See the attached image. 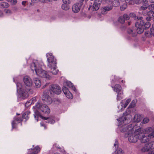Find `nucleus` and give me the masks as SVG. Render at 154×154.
<instances>
[{
    "instance_id": "nucleus-52",
    "label": "nucleus",
    "mask_w": 154,
    "mask_h": 154,
    "mask_svg": "<svg viewBox=\"0 0 154 154\" xmlns=\"http://www.w3.org/2000/svg\"><path fill=\"white\" fill-rule=\"evenodd\" d=\"M120 94H117V99L118 100H119L122 99V97L119 96V95Z\"/></svg>"
},
{
    "instance_id": "nucleus-26",
    "label": "nucleus",
    "mask_w": 154,
    "mask_h": 154,
    "mask_svg": "<svg viewBox=\"0 0 154 154\" xmlns=\"http://www.w3.org/2000/svg\"><path fill=\"white\" fill-rule=\"evenodd\" d=\"M131 101V99H129L126 101L125 103H124L123 102H122V104L121 105V106H122V107H124V108H125L128 104Z\"/></svg>"
},
{
    "instance_id": "nucleus-33",
    "label": "nucleus",
    "mask_w": 154,
    "mask_h": 154,
    "mask_svg": "<svg viewBox=\"0 0 154 154\" xmlns=\"http://www.w3.org/2000/svg\"><path fill=\"white\" fill-rule=\"evenodd\" d=\"M149 143L150 151H154V141L151 142Z\"/></svg>"
},
{
    "instance_id": "nucleus-29",
    "label": "nucleus",
    "mask_w": 154,
    "mask_h": 154,
    "mask_svg": "<svg viewBox=\"0 0 154 154\" xmlns=\"http://www.w3.org/2000/svg\"><path fill=\"white\" fill-rule=\"evenodd\" d=\"M112 5L115 6L117 7L119 6L120 3L119 0H114L112 2Z\"/></svg>"
},
{
    "instance_id": "nucleus-24",
    "label": "nucleus",
    "mask_w": 154,
    "mask_h": 154,
    "mask_svg": "<svg viewBox=\"0 0 154 154\" xmlns=\"http://www.w3.org/2000/svg\"><path fill=\"white\" fill-rule=\"evenodd\" d=\"M136 27L137 28L136 30L137 34H140L143 32L144 29L143 27L140 26Z\"/></svg>"
},
{
    "instance_id": "nucleus-28",
    "label": "nucleus",
    "mask_w": 154,
    "mask_h": 154,
    "mask_svg": "<svg viewBox=\"0 0 154 154\" xmlns=\"http://www.w3.org/2000/svg\"><path fill=\"white\" fill-rule=\"evenodd\" d=\"M17 90H20V91H22L23 89H24V88H22V84L21 83L19 82H18L17 83Z\"/></svg>"
},
{
    "instance_id": "nucleus-36",
    "label": "nucleus",
    "mask_w": 154,
    "mask_h": 154,
    "mask_svg": "<svg viewBox=\"0 0 154 154\" xmlns=\"http://www.w3.org/2000/svg\"><path fill=\"white\" fill-rule=\"evenodd\" d=\"M127 7V5L125 4H124L122 6L120 7V9L121 11L124 10Z\"/></svg>"
},
{
    "instance_id": "nucleus-25",
    "label": "nucleus",
    "mask_w": 154,
    "mask_h": 154,
    "mask_svg": "<svg viewBox=\"0 0 154 154\" xmlns=\"http://www.w3.org/2000/svg\"><path fill=\"white\" fill-rule=\"evenodd\" d=\"M9 5L8 3L3 2L0 3V7L2 8H6L8 7Z\"/></svg>"
},
{
    "instance_id": "nucleus-42",
    "label": "nucleus",
    "mask_w": 154,
    "mask_h": 154,
    "mask_svg": "<svg viewBox=\"0 0 154 154\" xmlns=\"http://www.w3.org/2000/svg\"><path fill=\"white\" fill-rule=\"evenodd\" d=\"M143 6L146 7H149V4L147 1L145 0L143 2Z\"/></svg>"
},
{
    "instance_id": "nucleus-40",
    "label": "nucleus",
    "mask_w": 154,
    "mask_h": 154,
    "mask_svg": "<svg viewBox=\"0 0 154 154\" xmlns=\"http://www.w3.org/2000/svg\"><path fill=\"white\" fill-rule=\"evenodd\" d=\"M149 121V119L148 118H145L143 119L142 123L143 124H146L148 123Z\"/></svg>"
},
{
    "instance_id": "nucleus-5",
    "label": "nucleus",
    "mask_w": 154,
    "mask_h": 154,
    "mask_svg": "<svg viewBox=\"0 0 154 154\" xmlns=\"http://www.w3.org/2000/svg\"><path fill=\"white\" fill-rule=\"evenodd\" d=\"M42 100L44 103L47 104H51L52 102L51 97L45 92L43 93Z\"/></svg>"
},
{
    "instance_id": "nucleus-18",
    "label": "nucleus",
    "mask_w": 154,
    "mask_h": 154,
    "mask_svg": "<svg viewBox=\"0 0 154 154\" xmlns=\"http://www.w3.org/2000/svg\"><path fill=\"white\" fill-rule=\"evenodd\" d=\"M149 143H146L145 146L141 149V151L143 152H146L150 151Z\"/></svg>"
},
{
    "instance_id": "nucleus-9",
    "label": "nucleus",
    "mask_w": 154,
    "mask_h": 154,
    "mask_svg": "<svg viewBox=\"0 0 154 154\" xmlns=\"http://www.w3.org/2000/svg\"><path fill=\"white\" fill-rule=\"evenodd\" d=\"M22 121V119L21 118L15 117L14 118V120L12 122V129L15 128L16 125L18 123L21 122Z\"/></svg>"
},
{
    "instance_id": "nucleus-44",
    "label": "nucleus",
    "mask_w": 154,
    "mask_h": 154,
    "mask_svg": "<svg viewBox=\"0 0 154 154\" xmlns=\"http://www.w3.org/2000/svg\"><path fill=\"white\" fill-rule=\"evenodd\" d=\"M63 3L65 4H69L70 3V2L69 0H62Z\"/></svg>"
},
{
    "instance_id": "nucleus-57",
    "label": "nucleus",
    "mask_w": 154,
    "mask_h": 154,
    "mask_svg": "<svg viewBox=\"0 0 154 154\" xmlns=\"http://www.w3.org/2000/svg\"><path fill=\"white\" fill-rule=\"evenodd\" d=\"M34 116L35 117V119L37 120V121H38V116L36 115V114H34Z\"/></svg>"
},
{
    "instance_id": "nucleus-23",
    "label": "nucleus",
    "mask_w": 154,
    "mask_h": 154,
    "mask_svg": "<svg viewBox=\"0 0 154 154\" xmlns=\"http://www.w3.org/2000/svg\"><path fill=\"white\" fill-rule=\"evenodd\" d=\"M40 150V148L38 146H36L32 149V152L31 154H36Z\"/></svg>"
},
{
    "instance_id": "nucleus-3",
    "label": "nucleus",
    "mask_w": 154,
    "mask_h": 154,
    "mask_svg": "<svg viewBox=\"0 0 154 154\" xmlns=\"http://www.w3.org/2000/svg\"><path fill=\"white\" fill-rule=\"evenodd\" d=\"M33 107L39 112H41L43 114H47L50 112V109L46 105L41 103H37L35 106Z\"/></svg>"
},
{
    "instance_id": "nucleus-10",
    "label": "nucleus",
    "mask_w": 154,
    "mask_h": 154,
    "mask_svg": "<svg viewBox=\"0 0 154 154\" xmlns=\"http://www.w3.org/2000/svg\"><path fill=\"white\" fill-rule=\"evenodd\" d=\"M101 2V0H95L93 5V9L94 11H96L99 9Z\"/></svg>"
},
{
    "instance_id": "nucleus-58",
    "label": "nucleus",
    "mask_w": 154,
    "mask_h": 154,
    "mask_svg": "<svg viewBox=\"0 0 154 154\" xmlns=\"http://www.w3.org/2000/svg\"><path fill=\"white\" fill-rule=\"evenodd\" d=\"M26 1H23L22 2V4L23 6H25L26 4Z\"/></svg>"
},
{
    "instance_id": "nucleus-35",
    "label": "nucleus",
    "mask_w": 154,
    "mask_h": 154,
    "mask_svg": "<svg viewBox=\"0 0 154 154\" xmlns=\"http://www.w3.org/2000/svg\"><path fill=\"white\" fill-rule=\"evenodd\" d=\"M62 90L65 94L69 91L68 88L66 87H63L62 88Z\"/></svg>"
},
{
    "instance_id": "nucleus-50",
    "label": "nucleus",
    "mask_w": 154,
    "mask_h": 154,
    "mask_svg": "<svg viewBox=\"0 0 154 154\" xmlns=\"http://www.w3.org/2000/svg\"><path fill=\"white\" fill-rule=\"evenodd\" d=\"M130 17H136V15L134 13H132L130 14Z\"/></svg>"
},
{
    "instance_id": "nucleus-45",
    "label": "nucleus",
    "mask_w": 154,
    "mask_h": 154,
    "mask_svg": "<svg viewBox=\"0 0 154 154\" xmlns=\"http://www.w3.org/2000/svg\"><path fill=\"white\" fill-rule=\"evenodd\" d=\"M84 0H79V2L77 3H78L79 5L80 6L82 7V5L83 4V2L84 1Z\"/></svg>"
},
{
    "instance_id": "nucleus-56",
    "label": "nucleus",
    "mask_w": 154,
    "mask_h": 154,
    "mask_svg": "<svg viewBox=\"0 0 154 154\" xmlns=\"http://www.w3.org/2000/svg\"><path fill=\"white\" fill-rule=\"evenodd\" d=\"M136 19L138 20H141L143 18L142 17H136Z\"/></svg>"
},
{
    "instance_id": "nucleus-34",
    "label": "nucleus",
    "mask_w": 154,
    "mask_h": 154,
    "mask_svg": "<svg viewBox=\"0 0 154 154\" xmlns=\"http://www.w3.org/2000/svg\"><path fill=\"white\" fill-rule=\"evenodd\" d=\"M66 97L68 98L72 99L73 98V96L72 94L69 91L67 94H65Z\"/></svg>"
},
{
    "instance_id": "nucleus-32",
    "label": "nucleus",
    "mask_w": 154,
    "mask_h": 154,
    "mask_svg": "<svg viewBox=\"0 0 154 154\" xmlns=\"http://www.w3.org/2000/svg\"><path fill=\"white\" fill-rule=\"evenodd\" d=\"M29 112L24 113L22 116V117L23 119H27L29 118Z\"/></svg>"
},
{
    "instance_id": "nucleus-47",
    "label": "nucleus",
    "mask_w": 154,
    "mask_h": 154,
    "mask_svg": "<svg viewBox=\"0 0 154 154\" xmlns=\"http://www.w3.org/2000/svg\"><path fill=\"white\" fill-rule=\"evenodd\" d=\"M149 9L150 11L153 10L154 9V5L151 4L149 6Z\"/></svg>"
},
{
    "instance_id": "nucleus-19",
    "label": "nucleus",
    "mask_w": 154,
    "mask_h": 154,
    "mask_svg": "<svg viewBox=\"0 0 154 154\" xmlns=\"http://www.w3.org/2000/svg\"><path fill=\"white\" fill-rule=\"evenodd\" d=\"M142 118V117L141 115L136 114L134 116V120L135 122H139L141 120Z\"/></svg>"
},
{
    "instance_id": "nucleus-15",
    "label": "nucleus",
    "mask_w": 154,
    "mask_h": 154,
    "mask_svg": "<svg viewBox=\"0 0 154 154\" xmlns=\"http://www.w3.org/2000/svg\"><path fill=\"white\" fill-rule=\"evenodd\" d=\"M33 80L36 87L37 88L40 87L41 85V82L40 79L39 78L35 77L33 78Z\"/></svg>"
},
{
    "instance_id": "nucleus-37",
    "label": "nucleus",
    "mask_w": 154,
    "mask_h": 154,
    "mask_svg": "<svg viewBox=\"0 0 154 154\" xmlns=\"http://www.w3.org/2000/svg\"><path fill=\"white\" fill-rule=\"evenodd\" d=\"M150 23L148 21H147L145 23L144 27L145 28H148L150 27Z\"/></svg>"
},
{
    "instance_id": "nucleus-39",
    "label": "nucleus",
    "mask_w": 154,
    "mask_h": 154,
    "mask_svg": "<svg viewBox=\"0 0 154 154\" xmlns=\"http://www.w3.org/2000/svg\"><path fill=\"white\" fill-rule=\"evenodd\" d=\"M125 20H128L129 19L130 16L128 15L125 14L123 15V16Z\"/></svg>"
},
{
    "instance_id": "nucleus-22",
    "label": "nucleus",
    "mask_w": 154,
    "mask_h": 154,
    "mask_svg": "<svg viewBox=\"0 0 154 154\" xmlns=\"http://www.w3.org/2000/svg\"><path fill=\"white\" fill-rule=\"evenodd\" d=\"M145 24V22L143 20H141L140 22H138L135 23V25L136 27H142Z\"/></svg>"
},
{
    "instance_id": "nucleus-6",
    "label": "nucleus",
    "mask_w": 154,
    "mask_h": 154,
    "mask_svg": "<svg viewBox=\"0 0 154 154\" xmlns=\"http://www.w3.org/2000/svg\"><path fill=\"white\" fill-rule=\"evenodd\" d=\"M50 90L51 91L53 92L54 93L57 94H60L61 92V90L60 87L56 84L52 85H51Z\"/></svg>"
},
{
    "instance_id": "nucleus-27",
    "label": "nucleus",
    "mask_w": 154,
    "mask_h": 154,
    "mask_svg": "<svg viewBox=\"0 0 154 154\" xmlns=\"http://www.w3.org/2000/svg\"><path fill=\"white\" fill-rule=\"evenodd\" d=\"M115 154H124V152L122 149L119 148L116 150Z\"/></svg>"
},
{
    "instance_id": "nucleus-55",
    "label": "nucleus",
    "mask_w": 154,
    "mask_h": 154,
    "mask_svg": "<svg viewBox=\"0 0 154 154\" xmlns=\"http://www.w3.org/2000/svg\"><path fill=\"white\" fill-rule=\"evenodd\" d=\"M4 16V14L2 11L0 10V17H3Z\"/></svg>"
},
{
    "instance_id": "nucleus-51",
    "label": "nucleus",
    "mask_w": 154,
    "mask_h": 154,
    "mask_svg": "<svg viewBox=\"0 0 154 154\" xmlns=\"http://www.w3.org/2000/svg\"><path fill=\"white\" fill-rule=\"evenodd\" d=\"M147 8V7H146L143 5L142 6H141L140 8V10H145Z\"/></svg>"
},
{
    "instance_id": "nucleus-60",
    "label": "nucleus",
    "mask_w": 154,
    "mask_h": 154,
    "mask_svg": "<svg viewBox=\"0 0 154 154\" xmlns=\"http://www.w3.org/2000/svg\"><path fill=\"white\" fill-rule=\"evenodd\" d=\"M149 32L148 31L146 32H145V34L146 36H149Z\"/></svg>"
},
{
    "instance_id": "nucleus-46",
    "label": "nucleus",
    "mask_w": 154,
    "mask_h": 154,
    "mask_svg": "<svg viewBox=\"0 0 154 154\" xmlns=\"http://www.w3.org/2000/svg\"><path fill=\"white\" fill-rule=\"evenodd\" d=\"M150 31L151 35H153L154 36V25L152 26V28H151Z\"/></svg>"
},
{
    "instance_id": "nucleus-61",
    "label": "nucleus",
    "mask_w": 154,
    "mask_h": 154,
    "mask_svg": "<svg viewBox=\"0 0 154 154\" xmlns=\"http://www.w3.org/2000/svg\"><path fill=\"white\" fill-rule=\"evenodd\" d=\"M32 3H35L37 2V0H31Z\"/></svg>"
},
{
    "instance_id": "nucleus-59",
    "label": "nucleus",
    "mask_w": 154,
    "mask_h": 154,
    "mask_svg": "<svg viewBox=\"0 0 154 154\" xmlns=\"http://www.w3.org/2000/svg\"><path fill=\"white\" fill-rule=\"evenodd\" d=\"M146 19L147 21H149L151 20V18L150 17H146Z\"/></svg>"
},
{
    "instance_id": "nucleus-63",
    "label": "nucleus",
    "mask_w": 154,
    "mask_h": 154,
    "mask_svg": "<svg viewBox=\"0 0 154 154\" xmlns=\"http://www.w3.org/2000/svg\"><path fill=\"white\" fill-rule=\"evenodd\" d=\"M54 146H55L57 148H59V149H60V147H59L58 146H57V144H54Z\"/></svg>"
},
{
    "instance_id": "nucleus-2",
    "label": "nucleus",
    "mask_w": 154,
    "mask_h": 154,
    "mask_svg": "<svg viewBox=\"0 0 154 154\" xmlns=\"http://www.w3.org/2000/svg\"><path fill=\"white\" fill-rule=\"evenodd\" d=\"M43 64L42 62H39L38 61L31 63L30 68L32 71H35L36 74L41 77L45 78L47 80H50L51 77L49 75L48 72L41 68Z\"/></svg>"
},
{
    "instance_id": "nucleus-54",
    "label": "nucleus",
    "mask_w": 154,
    "mask_h": 154,
    "mask_svg": "<svg viewBox=\"0 0 154 154\" xmlns=\"http://www.w3.org/2000/svg\"><path fill=\"white\" fill-rule=\"evenodd\" d=\"M40 125L41 126H44V128L45 129H46L47 128V127H46V126H45V124H44L42 122L40 123Z\"/></svg>"
},
{
    "instance_id": "nucleus-20",
    "label": "nucleus",
    "mask_w": 154,
    "mask_h": 154,
    "mask_svg": "<svg viewBox=\"0 0 154 154\" xmlns=\"http://www.w3.org/2000/svg\"><path fill=\"white\" fill-rule=\"evenodd\" d=\"M42 118L44 120H48V121L47 122L48 123H50L52 124H54L55 122V121L54 120L51 118L45 117L42 116Z\"/></svg>"
},
{
    "instance_id": "nucleus-38",
    "label": "nucleus",
    "mask_w": 154,
    "mask_h": 154,
    "mask_svg": "<svg viewBox=\"0 0 154 154\" xmlns=\"http://www.w3.org/2000/svg\"><path fill=\"white\" fill-rule=\"evenodd\" d=\"M5 12L6 14L8 15H10L12 13L11 11L8 9H6L5 10Z\"/></svg>"
},
{
    "instance_id": "nucleus-21",
    "label": "nucleus",
    "mask_w": 154,
    "mask_h": 154,
    "mask_svg": "<svg viewBox=\"0 0 154 154\" xmlns=\"http://www.w3.org/2000/svg\"><path fill=\"white\" fill-rule=\"evenodd\" d=\"M66 84L67 86L71 88L74 91H75L76 88L72 83L69 81H68L66 82Z\"/></svg>"
},
{
    "instance_id": "nucleus-8",
    "label": "nucleus",
    "mask_w": 154,
    "mask_h": 154,
    "mask_svg": "<svg viewBox=\"0 0 154 154\" xmlns=\"http://www.w3.org/2000/svg\"><path fill=\"white\" fill-rule=\"evenodd\" d=\"M127 32L128 34L131 35L132 37H135L137 35L136 28L132 27L128 29Z\"/></svg>"
},
{
    "instance_id": "nucleus-31",
    "label": "nucleus",
    "mask_w": 154,
    "mask_h": 154,
    "mask_svg": "<svg viewBox=\"0 0 154 154\" xmlns=\"http://www.w3.org/2000/svg\"><path fill=\"white\" fill-rule=\"evenodd\" d=\"M136 101L135 100H133L129 106V108H132L134 107L136 104Z\"/></svg>"
},
{
    "instance_id": "nucleus-48",
    "label": "nucleus",
    "mask_w": 154,
    "mask_h": 154,
    "mask_svg": "<svg viewBox=\"0 0 154 154\" xmlns=\"http://www.w3.org/2000/svg\"><path fill=\"white\" fill-rule=\"evenodd\" d=\"M114 146L116 148H117L118 146V142L116 140H115V142L114 144Z\"/></svg>"
},
{
    "instance_id": "nucleus-17",
    "label": "nucleus",
    "mask_w": 154,
    "mask_h": 154,
    "mask_svg": "<svg viewBox=\"0 0 154 154\" xmlns=\"http://www.w3.org/2000/svg\"><path fill=\"white\" fill-rule=\"evenodd\" d=\"M51 69V70L50 72L53 75H56L59 72L58 69H57V67L56 65L52 66L51 67H49Z\"/></svg>"
},
{
    "instance_id": "nucleus-49",
    "label": "nucleus",
    "mask_w": 154,
    "mask_h": 154,
    "mask_svg": "<svg viewBox=\"0 0 154 154\" xmlns=\"http://www.w3.org/2000/svg\"><path fill=\"white\" fill-rule=\"evenodd\" d=\"M130 113V112L128 110H126L124 113H123V116H126L128 115H129Z\"/></svg>"
},
{
    "instance_id": "nucleus-43",
    "label": "nucleus",
    "mask_w": 154,
    "mask_h": 154,
    "mask_svg": "<svg viewBox=\"0 0 154 154\" xmlns=\"http://www.w3.org/2000/svg\"><path fill=\"white\" fill-rule=\"evenodd\" d=\"M36 98L35 97H33L32 98V99L30 100L29 102H27L26 103V104L27 103H31V104H32V103L33 101H36Z\"/></svg>"
},
{
    "instance_id": "nucleus-4",
    "label": "nucleus",
    "mask_w": 154,
    "mask_h": 154,
    "mask_svg": "<svg viewBox=\"0 0 154 154\" xmlns=\"http://www.w3.org/2000/svg\"><path fill=\"white\" fill-rule=\"evenodd\" d=\"M46 56L47 58L48 64L47 66L48 67H51L52 66L56 65L57 62L56 59L51 53H48L46 54Z\"/></svg>"
},
{
    "instance_id": "nucleus-41",
    "label": "nucleus",
    "mask_w": 154,
    "mask_h": 154,
    "mask_svg": "<svg viewBox=\"0 0 154 154\" xmlns=\"http://www.w3.org/2000/svg\"><path fill=\"white\" fill-rule=\"evenodd\" d=\"M62 8L65 10H67L69 9L68 7L66 4L62 5Z\"/></svg>"
},
{
    "instance_id": "nucleus-11",
    "label": "nucleus",
    "mask_w": 154,
    "mask_h": 154,
    "mask_svg": "<svg viewBox=\"0 0 154 154\" xmlns=\"http://www.w3.org/2000/svg\"><path fill=\"white\" fill-rule=\"evenodd\" d=\"M23 82L25 85L28 86H32V82L31 79L28 76H25L23 79Z\"/></svg>"
},
{
    "instance_id": "nucleus-14",
    "label": "nucleus",
    "mask_w": 154,
    "mask_h": 154,
    "mask_svg": "<svg viewBox=\"0 0 154 154\" xmlns=\"http://www.w3.org/2000/svg\"><path fill=\"white\" fill-rule=\"evenodd\" d=\"M81 7L78 3H76L73 5L72 7V11L74 13H77L80 10Z\"/></svg>"
},
{
    "instance_id": "nucleus-62",
    "label": "nucleus",
    "mask_w": 154,
    "mask_h": 154,
    "mask_svg": "<svg viewBox=\"0 0 154 154\" xmlns=\"http://www.w3.org/2000/svg\"><path fill=\"white\" fill-rule=\"evenodd\" d=\"M149 154H154V151H149Z\"/></svg>"
},
{
    "instance_id": "nucleus-64",
    "label": "nucleus",
    "mask_w": 154,
    "mask_h": 154,
    "mask_svg": "<svg viewBox=\"0 0 154 154\" xmlns=\"http://www.w3.org/2000/svg\"><path fill=\"white\" fill-rule=\"evenodd\" d=\"M46 0H39V1L40 2H43V3H45L46 2Z\"/></svg>"
},
{
    "instance_id": "nucleus-16",
    "label": "nucleus",
    "mask_w": 154,
    "mask_h": 154,
    "mask_svg": "<svg viewBox=\"0 0 154 154\" xmlns=\"http://www.w3.org/2000/svg\"><path fill=\"white\" fill-rule=\"evenodd\" d=\"M29 90V89H27L26 91L25 89L24 88L22 91H20L22 98L24 99L28 97V94L27 91Z\"/></svg>"
},
{
    "instance_id": "nucleus-53",
    "label": "nucleus",
    "mask_w": 154,
    "mask_h": 154,
    "mask_svg": "<svg viewBox=\"0 0 154 154\" xmlns=\"http://www.w3.org/2000/svg\"><path fill=\"white\" fill-rule=\"evenodd\" d=\"M11 2H12V4H15L17 3V0H12Z\"/></svg>"
},
{
    "instance_id": "nucleus-13",
    "label": "nucleus",
    "mask_w": 154,
    "mask_h": 154,
    "mask_svg": "<svg viewBox=\"0 0 154 154\" xmlns=\"http://www.w3.org/2000/svg\"><path fill=\"white\" fill-rule=\"evenodd\" d=\"M112 88H113V90L116 91L118 94H121L122 93V87L119 84L116 85L113 87L112 86Z\"/></svg>"
},
{
    "instance_id": "nucleus-30",
    "label": "nucleus",
    "mask_w": 154,
    "mask_h": 154,
    "mask_svg": "<svg viewBox=\"0 0 154 154\" xmlns=\"http://www.w3.org/2000/svg\"><path fill=\"white\" fill-rule=\"evenodd\" d=\"M118 21L121 24L124 23L125 22V20L123 16H120L118 18Z\"/></svg>"
},
{
    "instance_id": "nucleus-12",
    "label": "nucleus",
    "mask_w": 154,
    "mask_h": 154,
    "mask_svg": "<svg viewBox=\"0 0 154 154\" xmlns=\"http://www.w3.org/2000/svg\"><path fill=\"white\" fill-rule=\"evenodd\" d=\"M112 8V6L111 5L103 7L101 10V13L103 14H105L108 11L111 10Z\"/></svg>"
},
{
    "instance_id": "nucleus-7",
    "label": "nucleus",
    "mask_w": 154,
    "mask_h": 154,
    "mask_svg": "<svg viewBox=\"0 0 154 154\" xmlns=\"http://www.w3.org/2000/svg\"><path fill=\"white\" fill-rule=\"evenodd\" d=\"M134 127V126L132 125H124L121 127L120 130L122 132H127L125 134H127L129 132H130L133 130Z\"/></svg>"
},
{
    "instance_id": "nucleus-1",
    "label": "nucleus",
    "mask_w": 154,
    "mask_h": 154,
    "mask_svg": "<svg viewBox=\"0 0 154 154\" xmlns=\"http://www.w3.org/2000/svg\"><path fill=\"white\" fill-rule=\"evenodd\" d=\"M126 137H128L129 141L135 143L139 139L141 143L147 142L150 138L154 137V128L149 127L143 129L139 128L136 130L134 127L127 134H125Z\"/></svg>"
}]
</instances>
